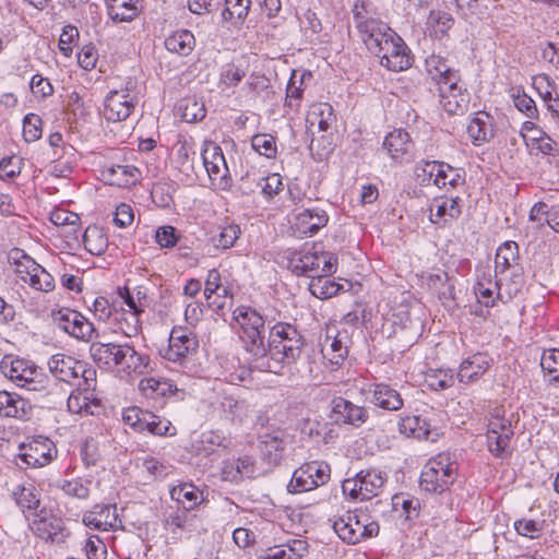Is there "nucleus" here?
Instances as JSON below:
<instances>
[{
    "mask_svg": "<svg viewBox=\"0 0 559 559\" xmlns=\"http://www.w3.org/2000/svg\"><path fill=\"white\" fill-rule=\"evenodd\" d=\"M254 473V461L248 455L225 462L222 471L223 479L228 481H239L243 477L251 478Z\"/></svg>",
    "mask_w": 559,
    "mask_h": 559,
    "instance_id": "obj_32",
    "label": "nucleus"
},
{
    "mask_svg": "<svg viewBox=\"0 0 559 559\" xmlns=\"http://www.w3.org/2000/svg\"><path fill=\"white\" fill-rule=\"evenodd\" d=\"M399 430L406 437L427 440L431 435V425L420 416H406L399 423Z\"/></svg>",
    "mask_w": 559,
    "mask_h": 559,
    "instance_id": "obj_35",
    "label": "nucleus"
},
{
    "mask_svg": "<svg viewBox=\"0 0 559 559\" xmlns=\"http://www.w3.org/2000/svg\"><path fill=\"white\" fill-rule=\"evenodd\" d=\"M139 170L130 165H112L103 171V176L111 186L127 187L138 179Z\"/></svg>",
    "mask_w": 559,
    "mask_h": 559,
    "instance_id": "obj_36",
    "label": "nucleus"
},
{
    "mask_svg": "<svg viewBox=\"0 0 559 559\" xmlns=\"http://www.w3.org/2000/svg\"><path fill=\"white\" fill-rule=\"evenodd\" d=\"M337 536L348 545H356L366 538L377 536L380 526L362 511H348L333 522Z\"/></svg>",
    "mask_w": 559,
    "mask_h": 559,
    "instance_id": "obj_8",
    "label": "nucleus"
},
{
    "mask_svg": "<svg viewBox=\"0 0 559 559\" xmlns=\"http://www.w3.org/2000/svg\"><path fill=\"white\" fill-rule=\"evenodd\" d=\"M497 280L492 281L490 277H481L475 287V294L480 304L486 307L495 305V295L497 298H503V288L506 285L507 276H496Z\"/></svg>",
    "mask_w": 559,
    "mask_h": 559,
    "instance_id": "obj_30",
    "label": "nucleus"
},
{
    "mask_svg": "<svg viewBox=\"0 0 559 559\" xmlns=\"http://www.w3.org/2000/svg\"><path fill=\"white\" fill-rule=\"evenodd\" d=\"M233 318L240 325V338L249 355L250 365L257 369L260 358L265 353L264 319L255 309L246 306L237 307Z\"/></svg>",
    "mask_w": 559,
    "mask_h": 559,
    "instance_id": "obj_6",
    "label": "nucleus"
},
{
    "mask_svg": "<svg viewBox=\"0 0 559 559\" xmlns=\"http://www.w3.org/2000/svg\"><path fill=\"white\" fill-rule=\"evenodd\" d=\"M330 480V467L320 462H309L297 468L287 485V490L293 493L312 490Z\"/></svg>",
    "mask_w": 559,
    "mask_h": 559,
    "instance_id": "obj_14",
    "label": "nucleus"
},
{
    "mask_svg": "<svg viewBox=\"0 0 559 559\" xmlns=\"http://www.w3.org/2000/svg\"><path fill=\"white\" fill-rule=\"evenodd\" d=\"M16 504L26 516L35 515L39 511V491L33 484L17 485L12 491Z\"/></svg>",
    "mask_w": 559,
    "mask_h": 559,
    "instance_id": "obj_31",
    "label": "nucleus"
},
{
    "mask_svg": "<svg viewBox=\"0 0 559 559\" xmlns=\"http://www.w3.org/2000/svg\"><path fill=\"white\" fill-rule=\"evenodd\" d=\"M439 163L437 160H420L416 164L414 175L421 186H436V173H438Z\"/></svg>",
    "mask_w": 559,
    "mask_h": 559,
    "instance_id": "obj_51",
    "label": "nucleus"
},
{
    "mask_svg": "<svg viewBox=\"0 0 559 559\" xmlns=\"http://www.w3.org/2000/svg\"><path fill=\"white\" fill-rule=\"evenodd\" d=\"M83 523L97 531L116 530L121 521L118 519L117 509L110 504H96L83 515Z\"/></svg>",
    "mask_w": 559,
    "mask_h": 559,
    "instance_id": "obj_21",
    "label": "nucleus"
},
{
    "mask_svg": "<svg viewBox=\"0 0 559 559\" xmlns=\"http://www.w3.org/2000/svg\"><path fill=\"white\" fill-rule=\"evenodd\" d=\"M41 118L36 114H27L23 119V136L26 142H35L41 136Z\"/></svg>",
    "mask_w": 559,
    "mask_h": 559,
    "instance_id": "obj_57",
    "label": "nucleus"
},
{
    "mask_svg": "<svg viewBox=\"0 0 559 559\" xmlns=\"http://www.w3.org/2000/svg\"><path fill=\"white\" fill-rule=\"evenodd\" d=\"M372 403L388 411H399L404 404L401 394L395 389L384 383L374 385Z\"/></svg>",
    "mask_w": 559,
    "mask_h": 559,
    "instance_id": "obj_33",
    "label": "nucleus"
},
{
    "mask_svg": "<svg viewBox=\"0 0 559 559\" xmlns=\"http://www.w3.org/2000/svg\"><path fill=\"white\" fill-rule=\"evenodd\" d=\"M96 381L87 384L86 381H79L78 388L71 392L67 400L69 412L79 415H94L99 408V401L95 397Z\"/></svg>",
    "mask_w": 559,
    "mask_h": 559,
    "instance_id": "obj_17",
    "label": "nucleus"
},
{
    "mask_svg": "<svg viewBox=\"0 0 559 559\" xmlns=\"http://www.w3.org/2000/svg\"><path fill=\"white\" fill-rule=\"evenodd\" d=\"M90 354L99 368L117 370L126 376L145 373L150 360L148 356L139 353L129 343L92 342Z\"/></svg>",
    "mask_w": 559,
    "mask_h": 559,
    "instance_id": "obj_5",
    "label": "nucleus"
},
{
    "mask_svg": "<svg viewBox=\"0 0 559 559\" xmlns=\"http://www.w3.org/2000/svg\"><path fill=\"white\" fill-rule=\"evenodd\" d=\"M413 146L409 134L402 129L390 132L383 141V147L390 157L401 163L412 158Z\"/></svg>",
    "mask_w": 559,
    "mask_h": 559,
    "instance_id": "obj_24",
    "label": "nucleus"
},
{
    "mask_svg": "<svg viewBox=\"0 0 559 559\" xmlns=\"http://www.w3.org/2000/svg\"><path fill=\"white\" fill-rule=\"evenodd\" d=\"M304 247L299 251H292L288 254V266L296 275L313 278L321 275H333L337 270V258L325 251L313 250Z\"/></svg>",
    "mask_w": 559,
    "mask_h": 559,
    "instance_id": "obj_7",
    "label": "nucleus"
},
{
    "mask_svg": "<svg viewBox=\"0 0 559 559\" xmlns=\"http://www.w3.org/2000/svg\"><path fill=\"white\" fill-rule=\"evenodd\" d=\"M304 345L305 338L296 325L277 322L270 330L265 353L260 358L257 370L281 373L285 366L300 357Z\"/></svg>",
    "mask_w": 559,
    "mask_h": 559,
    "instance_id": "obj_2",
    "label": "nucleus"
},
{
    "mask_svg": "<svg viewBox=\"0 0 559 559\" xmlns=\"http://www.w3.org/2000/svg\"><path fill=\"white\" fill-rule=\"evenodd\" d=\"M518 245L514 241H507L500 246L495 259V275L507 276L509 271H521L519 266Z\"/></svg>",
    "mask_w": 559,
    "mask_h": 559,
    "instance_id": "obj_29",
    "label": "nucleus"
},
{
    "mask_svg": "<svg viewBox=\"0 0 559 559\" xmlns=\"http://www.w3.org/2000/svg\"><path fill=\"white\" fill-rule=\"evenodd\" d=\"M32 412L28 401L16 393L0 391V416L16 419H27Z\"/></svg>",
    "mask_w": 559,
    "mask_h": 559,
    "instance_id": "obj_26",
    "label": "nucleus"
},
{
    "mask_svg": "<svg viewBox=\"0 0 559 559\" xmlns=\"http://www.w3.org/2000/svg\"><path fill=\"white\" fill-rule=\"evenodd\" d=\"M240 234L241 230L237 224H227L219 227L218 234L212 237V242L215 248L227 250L235 245Z\"/></svg>",
    "mask_w": 559,
    "mask_h": 559,
    "instance_id": "obj_48",
    "label": "nucleus"
},
{
    "mask_svg": "<svg viewBox=\"0 0 559 559\" xmlns=\"http://www.w3.org/2000/svg\"><path fill=\"white\" fill-rule=\"evenodd\" d=\"M263 454L267 456L270 463H278L284 451L285 443L277 436L266 435L263 440Z\"/></svg>",
    "mask_w": 559,
    "mask_h": 559,
    "instance_id": "obj_56",
    "label": "nucleus"
},
{
    "mask_svg": "<svg viewBox=\"0 0 559 559\" xmlns=\"http://www.w3.org/2000/svg\"><path fill=\"white\" fill-rule=\"evenodd\" d=\"M436 186L444 188L447 186L456 188L464 183V171L459 168H454L451 165L440 162L438 173H436Z\"/></svg>",
    "mask_w": 559,
    "mask_h": 559,
    "instance_id": "obj_43",
    "label": "nucleus"
},
{
    "mask_svg": "<svg viewBox=\"0 0 559 559\" xmlns=\"http://www.w3.org/2000/svg\"><path fill=\"white\" fill-rule=\"evenodd\" d=\"M542 369L551 374L554 380L559 379V349L549 348L544 350L540 358Z\"/></svg>",
    "mask_w": 559,
    "mask_h": 559,
    "instance_id": "obj_59",
    "label": "nucleus"
},
{
    "mask_svg": "<svg viewBox=\"0 0 559 559\" xmlns=\"http://www.w3.org/2000/svg\"><path fill=\"white\" fill-rule=\"evenodd\" d=\"M385 478L380 471L364 469L353 478L342 483V491L353 500H369L378 497L383 488Z\"/></svg>",
    "mask_w": 559,
    "mask_h": 559,
    "instance_id": "obj_12",
    "label": "nucleus"
},
{
    "mask_svg": "<svg viewBox=\"0 0 559 559\" xmlns=\"http://www.w3.org/2000/svg\"><path fill=\"white\" fill-rule=\"evenodd\" d=\"M134 105V97L128 88L112 90L105 97L103 114L108 121H123L131 115Z\"/></svg>",
    "mask_w": 559,
    "mask_h": 559,
    "instance_id": "obj_18",
    "label": "nucleus"
},
{
    "mask_svg": "<svg viewBox=\"0 0 559 559\" xmlns=\"http://www.w3.org/2000/svg\"><path fill=\"white\" fill-rule=\"evenodd\" d=\"M321 352L332 365L340 366L347 355V347L337 337L326 336Z\"/></svg>",
    "mask_w": 559,
    "mask_h": 559,
    "instance_id": "obj_49",
    "label": "nucleus"
},
{
    "mask_svg": "<svg viewBox=\"0 0 559 559\" xmlns=\"http://www.w3.org/2000/svg\"><path fill=\"white\" fill-rule=\"evenodd\" d=\"M253 182L266 199H272L283 189V179L278 174L253 178Z\"/></svg>",
    "mask_w": 559,
    "mask_h": 559,
    "instance_id": "obj_53",
    "label": "nucleus"
},
{
    "mask_svg": "<svg viewBox=\"0 0 559 559\" xmlns=\"http://www.w3.org/2000/svg\"><path fill=\"white\" fill-rule=\"evenodd\" d=\"M251 0H226L222 16L234 25L241 24L249 13Z\"/></svg>",
    "mask_w": 559,
    "mask_h": 559,
    "instance_id": "obj_44",
    "label": "nucleus"
},
{
    "mask_svg": "<svg viewBox=\"0 0 559 559\" xmlns=\"http://www.w3.org/2000/svg\"><path fill=\"white\" fill-rule=\"evenodd\" d=\"M221 409L230 420L241 423L249 413V405L243 400L228 395L222 399Z\"/></svg>",
    "mask_w": 559,
    "mask_h": 559,
    "instance_id": "obj_45",
    "label": "nucleus"
},
{
    "mask_svg": "<svg viewBox=\"0 0 559 559\" xmlns=\"http://www.w3.org/2000/svg\"><path fill=\"white\" fill-rule=\"evenodd\" d=\"M1 372L15 385L46 399L48 404H62L64 392L62 384L49 379L33 361L5 356L0 364Z\"/></svg>",
    "mask_w": 559,
    "mask_h": 559,
    "instance_id": "obj_3",
    "label": "nucleus"
},
{
    "mask_svg": "<svg viewBox=\"0 0 559 559\" xmlns=\"http://www.w3.org/2000/svg\"><path fill=\"white\" fill-rule=\"evenodd\" d=\"M514 435L513 430L500 433H487V448L489 452L499 459H504L509 455V444Z\"/></svg>",
    "mask_w": 559,
    "mask_h": 559,
    "instance_id": "obj_47",
    "label": "nucleus"
},
{
    "mask_svg": "<svg viewBox=\"0 0 559 559\" xmlns=\"http://www.w3.org/2000/svg\"><path fill=\"white\" fill-rule=\"evenodd\" d=\"M29 526L38 537L53 544L64 543L70 535L63 520L46 508L35 513Z\"/></svg>",
    "mask_w": 559,
    "mask_h": 559,
    "instance_id": "obj_15",
    "label": "nucleus"
},
{
    "mask_svg": "<svg viewBox=\"0 0 559 559\" xmlns=\"http://www.w3.org/2000/svg\"><path fill=\"white\" fill-rule=\"evenodd\" d=\"M51 319L60 331L79 341L90 342L96 334L94 324L76 310L70 308L53 310Z\"/></svg>",
    "mask_w": 559,
    "mask_h": 559,
    "instance_id": "obj_13",
    "label": "nucleus"
},
{
    "mask_svg": "<svg viewBox=\"0 0 559 559\" xmlns=\"http://www.w3.org/2000/svg\"><path fill=\"white\" fill-rule=\"evenodd\" d=\"M329 221L326 212L320 207L304 209L295 215V225L302 235L312 236Z\"/></svg>",
    "mask_w": 559,
    "mask_h": 559,
    "instance_id": "obj_27",
    "label": "nucleus"
},
{
    "mask_svg": "<svg viewBox=\"0 0 559 559\" xmlns=\"http://www.w3.org/2000/svg\"><path fill=\"white\" fill-rule=\"evenodd\" d=\"M221 285V273L218 270H210L205 280L204 287V296L210 307H216L217 309L224 307V304H216L215 300H212L214 294H219Z\"/></svg>",
    "mask_w": 559,
    "mask_h": 559,
    "instance_id": "obj_55",
    "label": "nucleus"
},
{
    "mask_svg": "<svg viewBox=\"0 0 559 559\" xmlns=\"http://www.w3.org/2000/svg\"><path fill=\"white\" fill-rule=\"evenodd\" d=\"M8 260L10 264L14 265V272L25 283L28 282V277H31V274H33L38 266V263H36L28 254H26L24 250L19 248H13L9 251Z\"/></svg>",
    "mask_w": 559,
    "mask_h": 559,
    "instance_id": "obj_37",
    "label": "nucleus"
},
{
    "mask_svg": "<svg viewBox=\"0 0 559 559\" xmlns=\"http://www.w3.org/2000/svg\"><path fill=\"white\" fill-rule=\"evenodd\" d=\"M462 214V199L459 197H441L432 201L430 205V221L433 224H448L457 219Z\"/></svg>",
    "mask_w": 559,
    "mask_h": 559,
    "instance_id": "obj_25",
    "label": "nucleus"
},
{
    "mask_svg": "<svg viewBox=\"0 0 559 559\" xmlns=\"http://www.w3.org/2000/svg\"><path fill=\"white\" fill-rule=\"evenodd\" d=\"M85 249L93 255L103 254L108 247V238L97 226H88L83 236Z\"/></svg>",
    "mask_w": 559,
    "mask_h": 559,
    "instance_id": "obj_41",
    "label": "nucleus"
},
{
    "mask_svg": "<svg viewBox=\"0 0 559 559\" xmlns=\"http://www.w3.org/2000/svg\"><path fill=\"white\" fill-rule=\"evenodd\" d=\"M502 409L496 407L490 413V419L488 423V430L487 433H500L507 432V430H513L511 426V421L509 419H506L503 415L501 414Z\"/></svg>",
    "mask_w": 559,
    "mask_h": 559,
    "instance_id": "obj_62",
    "label": "nucleus"
},
{
    "mask_svg": "<svg viewBox=\"0 0 559 559\" xmlns=\"http://www.w3.org/2000/svg\"><path fill=\"white\" fill-rule=\"evenodd\" d=\"M332 418L338 425L359 428L368 421L369 412L366 407L338 396L332 401Z\"/></svg>",
    "mask_w": 559,
    "mask_h": 559,
    "instance_id": "obj_20",
    "label": "nucleus"
},
{
    "mask_svg": "<svg viewBox=\"0 0 559 559\" xmlns=\"http://www.w3.org/2000/svg\"><path fill=\"white\" fill-rule=\"evenodd\" d=\"M456 467L449 459L439 455L430 460L424 467L420 475V487L423 490L441 493L445 491L454 481Z\"/></svg>",
    "mask_w": 559,
    "mask_h": 559,
    "instance_id": "obj_11",
    "label": "nucleus"
},
{
    "mask_svg": "<svg viewBox=\"0 0 559 559\" xmlns=\"http://www.w3.org/2000/svg\"><path fill=\"white\" fill-rule=\"evenodd\" d=\"M139 388L141 392L150 399L164 397L177 391L176 385L167 380L159 378H146L140 381Z\"/></svg>",
    "mask_w": 559,
    "mask_h": 559,
    "instance_id": "obj_39",
    "label": "nucleus"
},
{
    "mask_svg": "<svg viewBox=\"0 0 559 559\" xmlns=\"http://www.w3.org/2000/svg\"><path fill=\"white\" fill-rule=\"evenodd\" d=\"M31 287L40 292H51L55 288V278L41 265L38 264L37 270L31 274L28 282Z\"/></svg>",
    "mask_w": 559,
    "mask_h": 559,
    "instance_id": "obj_54",
    "label": "nucleus"
},
{
    "mask_svg": "<svg viewBox=\"0 0 559 559\" xmlns=\"http://www.w3.org/2000/svg\"><path fill=\"white\" fill-rule=\"evenodd\" d=\"M106 8L114 22H131L140 12L138 0H106Z\"/></svg>",
    "mask_w": 559,
    "mask_h": 559,
    "instance_id": "obj_34",
    "label": "nucleus"
},
{
    "mask_svg": "<svg viewBox=\"0 0 559 559\" xmlns=\"http://www.w3.org/2000/svg\"><path fill=\"white\" fill-rule=\"evenodd\" d=\"M354 20L362 41L380 58L381 66L395 72L412 66L411 50L388 24L360 12H355Z\"/></svg>",
    "mask_w": 559,
    "mask_h": 559,
    "instance_id": "obj_1",
    "label": "nucleus"
},
{
    "mask_svg": "<svg viewBox=\"0 0 559 559\" xmlns=\"http://www.w3.org/2000/svg\"><path fill=\"white\" fill-rule=\"evenodd\" d=\"M85 552L87 559H106L107 547L97 535H91L85 543Z\"/></svg>",
    "mask_w": 559,
    "mask_h": 559,
    "instance_id": "obj_63",
    "label": "nucleus"
},
{
    "mask_svg": "<svg viewBox=\"0 0 559 559\" xmlns=\"http://www.w3.org/2000/svg\"><path fill=\"white\" fill-rule=\"evenodd\" d=\"M147 431L155 436H175L176 428L168 419L162 418L150 412L144 417L143 432Z\"/></svg>",
    "mask_w": 559,
    "mask_h": 559,
    "instance_id": "obj_46",
    "label": "nucleus"
},
{
    "mask_svg": "<svg viewBox=\"0 0 559 559\" xmlns=\"http://www.w3.org/2000/svg\"><path fill=\"white\" fill-rule=\"evenodd\" d=\"M171 498L177 500L186 510H191L199 502V490L189 484H183L171 490Z\"/></svg>",
    "mask_w": 559,
    "mask_h": 559,
    "instance_id": "obj_52",
    "label": "nucleus"
},
{
    "mask_svg": "<svg viewBox=\"0 0 559 559\" xmlns=\"http://www.w3.org/2000/svg\"><path fill=\"white\" fill-rule=\"evenodd\" d=\"M307 121L310 126L317 124L320 131H328L335 121L332 106L328 103L313 105Z\"/></svg>",
    "mask_w": 559,
    "mask_h": 559,
    "instance_id": "obj_42",
    "label": "nucleus"
},
{
    "mask_svg": "<svg viewBox=\"0 0 559 559\" xmlns=\"http://www.w3.org/2000/svg\"><path fill=\"white\" fill-rule=\"evenodd\" d=\"M492 362L493 359L487 353H475L461 362L456 377L461 383H474L484 376Z\"/></svg>",
    "mask_w": 559,
    "mask_h": 559,
    "instance_id": "obj_22",
    "label": "nucleus"
},
{
    "mask_svg": "<svg viewBox=\"0 0 559 559\" xmlns=\"http://www.w3.org/2000/svg\"><path fill=\"white\" fill-rule=\"evenodd\" d=\"M156 242L163 248H173L179 240L177 229L173 226H162L155 233Z\"/></svg>",
    "mask_w": 559,
    "mask_h": 559,
    "instance_id": "obj_64",
    "label": "nucleus"
},
{
    "mask_svg": "<svg viewBox=\"0 0 559 559\" xmlns=\"http://www.w3.org/2000/svg\"><path fill=\"white\" fill-rule=\"evenodd\" d=\"M252 147L260 154L267 158H273L276 155L275 139L270 134H257L252 138Z\"/></svg>",
    "mask_w": 559,
    "mask_h": 559,
    "instance_id": "obj_58",
    "label": "nucleus"
},
{
    "mask_svg": "<svg viewBox=\"0 0 559 559\" xmlns=\"http://www.w3.org/2000/svg\"><path fill=\"white\" fill-rule=\"evenodd\" d=\"M343 286L331 278V275H317L309 283L310 293L319 299L335 296Z\"/></svg>",
    "mask_w": 559,
    "mask_h": 559,
    "instance_id": "obj_40",
    "label": "nucleus"
},
{
    "mask_svg": "<svg viewBox=\"0 0 559 559\" xmlns=\"http://www.w3.org/2000/svg\"><path fill=\"white\" fill-rule=\"evenodd\" d=\"M430 79L437 84L440 105L449 115H463L469 105V93L461 81L457 70L452 69L447 59L431 55L425 60Z\"/></svg>",
    "mask_w": 559,
    "mask_h": 559,
    "instance_id": "obj_4",
    "label": "nucleus"
},
{
    "mask_svg": "<svg viewBox=\"0 0 559 559\" xmlns=\"http://www.w3.org/2000/svg\"><path fill=\"white\" fill-rule=\"evenodd\" d=\"M119 295L129 308V318L126 319L127 328H121V331L129 337L136 335L141 329L139 316L147 307L146 295L140 288L130 290L128 287L119 288Z\"/></svg>",
    "mask_w": 559,
    "mask_h": 559,
    "instance_id": "obj_19",
    "label": "nucleus"
},
{
    "mask_svg": "<svg viewBox=\"0 0 559 559\" xmlns=\"http://www.w3.org/2000/svg\"><path fill=\"white\" fill-rule=\"evenodd\" d=\"M148 411L133 406L128 407L122 413V419L126 425L131 427L134 431L143 432L144 417Z\"/></svg>",
    "mask_w": 559,
    "mask_h": 559,
    "instance_id": "obj_60",
    "label": "nucleus"
},
{
    "mask_svg": "<svg viewBox=\"0 0 559 559\" xmlns=\"http://www.w3.org/2000/svg\"><path fill=\"white\" fill-rule=\"evenodd\" d=\"M179 109L182 120L189 123L201 121L206 115L204 104L194 98L183 99Z\"/></svg>",
    "mask_w": 559,
    "mask_h": 559,
    "instance_id": "obj_50",
    "label": "nucleus"
},
{
    "mask_svg": "<svg viewBox=\"0 0 559 559\" xmlns=\"http://www.w3.org/2000/svg\"><path fill=\"white\" fill-rule=\"evenodd\" d=\"M392 506L394 510L400 508L404 511L406 519H412L413 515H417V508L419 502L417 499L408 498L405 495H395L392 497Z\"/></svg>",
    "mask_w": 559,
    "mask_h": 559,
    "instance_id": "obj_61",
    "label": "nucleus"
},
{
    "mask_svg": "<svg viewBox=\"0 0 559 559\" xmlns=\"http://www.w3.org/2000/svg\"><path fill=\"white\" fill-rule=\"evenodd\" d=\"M467 134L474 145H481L493 138V118L486 111H478L467 126Z\"/></svg>",
    "mask_w": 559,
    "mask_h": 559,
    "instance_id": "obj_28",
    "label": "nucleus"
},
{
    "mask_svg": "<svg viewBox=\"0 0 559 559\" xmlns=\"http://www.w3.org/2000/svg\"><path fill=\"white\" fill-rule=\"evenodd\" d=\"M57 453L58 450L52 440L36 436L19 445L15 464L22 469L44 467L56 459Z\"/></svg>",
    "mask_w": 559,
    "mask_h": 559,
    "instance_id": "obj_9",
    "label": "nucleus"
},
{
    "mask_svg": "<svg viewBox=\"0 0 559 559\" xmlns=\"http://www.w3.org/2000/svg\"><path fill=\"white\" fill-rule=\"evenodd\" d=\"M194 45V35L187 29L177 31L165 39L166 49L180 56H188L193 50Z\"/></svg>",
    "mask_w": 559,
    "mask_h": 559,
    "instance_id": "obj_38",
    "label": "nucleus"
},
{
    "mask_svg": "<svg viewBox=\"0 0 559 559\" xmlns=\"http://www.w3.org/2000/svg\"><path fill=\"white\" fill-rule=\"evenodd\" d=\"M199 348L197 335L187 328L175 326L169 336V345L164 358L183 365Z\"/></svg>",
    "mask_w": 559,
    "mask_h": 559,
    "instance_id": "obj_16",
    "label": "nucleus"
},
{
    "mask_svg": "<svg viewBox=\"0 0 559 559\" xmlns=\"http://www.w3.org/2000/svg\"><path fill=\"white\" fill-rule=\"evenodd\" d=\"M51 374L59 381L71 383L73 380L86 381L87 384L96 381V370L86 362L78 360L66 354H56L48 360Z\"/></svg>",
    "mask_w": 559,
    "mask_h": 559,
    "instance_id": "obj_10",
    "label": "nucleus"
},
{
    "mask_svg": "<svg viewBox=\"0 0 559 559\" xmlns=\"http://www.w3.org/2000/svg\"><path fill=\"white\" fill-rule=\"evenodd\" d=\"M203 165L209 177L214 180H226L229 174L222 148L214 142H204L201 152Z\"/></svg>",
    "mask_w": 559,
    "mask_h": 559,
    "instance_id": "obj_23",
    "label": "nucleus"
}]
</instances>
